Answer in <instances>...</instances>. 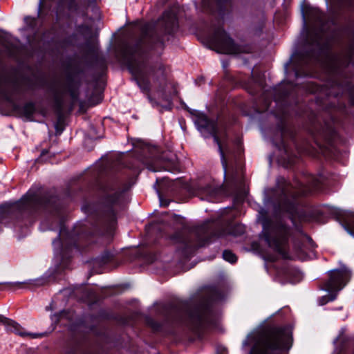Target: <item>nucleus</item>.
Listing matches in <instances>:
<instances>
[{"instance_id": "1", "label": "nucleus", "mask_w": 354, "mask_h": 354, "mask_svg": "<svg viewBox=\"0 0 354 354\" xmlns=\"http://www.w3.org/2000/svg\"><path fill=\"white\" fill-rule=\"evenodd\" d=\"M162 43L154 35L153 26L147 24L142 27L140 37L134 42V80L139 88L148 95L151 100V95H157L159 98L167 100L169 94L167 91L168 84L164 74L160 72L153 80L151 84L149 81L148 69L144 64L142 59H138L157 46L162 47Z\"/></svg>"}, {"instance_id": "2", "label": "nucleus", "mask_w": 354, "mask_h": 354, "mask_svg": "<svg viewBox=\"0 0 354 354\" xmlns=\"http://www.w3.org/2000/svg\"><path fill=\"white\" fill-rule=\"evenodd\" d=\"M289 334L283 329H272L262 335L252 349V354H274L287 346Z\"/></svg>"}, {"instance_id": "3", "label": "nucleus", "mask_w": 354, "mask_h": 354, "mask_svg": "<svg viewBox=\"0 0 354 354\" xmlns=\"http://www.w3.org/2000/svg\"><path fill=\"white\" fill-rule=\"evenodd\" d=\"M263 225L265 230V240L268 246L281 255L283 258H288V229L285 225H281L274 226L267 232L264 222Z\"/></svg>"}, {"instance_id": "4", "label": "nucleus", "mask_w": 354, "mask_h": 354, "mask_svg": "<svg viewBox=\"0 0 354 354\" xmlns=\"http://www.w3.org/2000/svg\"><path fill=\"white\" fill-rule=\"evenodd\" d=\"M351 272L346 266L330 272V279L325 283V289L330 292L326 296L320 298L319 305H324L329 301H333L337 296V292L342 289L351 279Z\"/></svg>"}, {"instance_id": "5", "label": "nucleus", "mask_w": 354, "mask_h": 354, "mask_svg": "<svg viewBox=\"0 0 354 354\" xmlns=\"http://www.w3.org/2000/svg\"><path fill=\"white\" fill-rule=\"evenodd\" d=\"M212 42L218 53L235 54L239 52L237 46L221 28L215 30Z\"/></svg>"}, {"instance_id": "6", "label": "nucleus", "mask_w": 354, "mask_h": 354, "mask_svg": "<svg viewBox=\"0 0 354 354\" xmlns=\"http://www.w3.org/2000/svg\"><path fill=\"white\" fill-rule=\"evenodd\" d=\"M158 28L166 33H171L177 27L176 16L173 11L165 12L158 21Z\"/></svg>"}, {"instance_id": "7", "label": "nucleus", "mask_w": 354, "mask_h": 354, "mask_svg": "<svg viewBox=\"0 0 354 354\" xmlns=\"http://www.w3.org/2000/svg\"><path fill=\"white\" fill-rule=\"evenodd\" d=\"M7 328L22 337L30 339L39 338L43 336L41 333H32L26 332L17 322L6 317L4 324Z\"/></svg>"}, {"instance_id": "8", "label": "nucleus", "mask_w": 354, "mask_h": 354, "mask_svg": "<svg viewBox=\"0 0 354 354\" xmlns=\"http://www.w3.org/2000/svg\"><path fill=\"white\" fill-rule=\"evenodd\" d=\"M200 121L201 122V127H203L205 129H207L210 133L213 136L214 141L217 143L218 145V148L221 154V156L223 159V164L225 167L226 168V163L224 160V155L222 149V145L221 140L219 139V136L218 135L217 132V127L216 124L214 122L209 121L206 117L203 116L200 118Z\"/></svg>"}, {"instance_id": "9", "label": "nucleus", "mask_w": 354, "mask_h": 354, "mask_svg": "<svg viewBox=\"0 0 354 354\" xmlns=\"http://www.w3.org/2000/svg\"><path fill=\"white\" fill-rule=\"evenodd\" d=\"M342 225L351 235H354V213H346L342 219Z\"/></svg>"}, {"instance_id": "10", "label": "nucleus", "mask_w": 354, "mask_h": 354, "mask_svg": "<svg viewBox=\"0 0 354 354\" xmlns=\"http://www.w3.org/2000/svg\"><path fill=\"white\" fill-rule=\"evenodd\" d=\"M228 0H202V6L204 8L214 10L216 8H220Z\"/></svg>"}, {"instance_id": "11", "label": "nucleus", "mask_w": 354, "mask_h": 354, "mask_svg": "<svg viewBox=\"0 0 354 354\" xmlns=\"http://www.w3.org/2000/svg\"><path fill=\"white\" fill-rule=\"evenodd\" d=\"M205 319V315L201 312H197L190 316V322L196 328H199L203 324Z\"/></svg>"}, {"instance_id": "12", "label": "nucleus", "mask_w": 354, "mask_h": 354, "mask_svg": "<svg viewBox=\"0 0 354 354\" xmlns=\"http://www.w3.org/2000/svg\"><path fill=\"white\" fill-rule=\"evenodd\" d=\"M216 192L217 189L210 185L201 187V192L205 194L207 196L213 197L215 196Z\"/></svg>"}, {"instance_id": "13", "label": "nucleus", "mask_w": 354, "mask_h": 354, "mask_svg": "<svg viewBox=\"0 0 354 354\" xmlns=\"http://www.w3.org/2000/svg\"><path fill=\"white\" fill-rule=\"evenodd\" d=\"M223 257L225 260L230 263H234L236 261V257L235 254L229 250H225L223 252Z\"/></svg>"}, {"instance_id": "14", "label": "nucleus", "mask_w": 354, "mask_h": 354, "mask_svg": "<svg viewBox=\"0 0 354 354\" xmlns=\"http://www.w3.org/2000/svg\"><path fill=\"white\" fill-rule=\"evenodd\" d=\"M236 228L238 229V231H239L238 234H241L244 233V232H245L244 227L243 225H236Z\"/></svg>"}, {"instance_id": "15", "label": "nucleus", "mask_w": 354, "mask_h": 354, "mask_svg": "<svg viewBox=\"0 0 354 354\" xmlns=\"http://www.w3.org/2000/svg\"><path fill=\"white\" fill-rule=\"evenodd\" d=\"M295 248L298 251H300V252H303L304 251V249L302 247H300L299 245H298L297 243H295Z\"/></svg>"}, {"instance_id": "16", "label": "nucleus", "mask_w": 354, "mask_h": 354, "mask_svg": "<svg viewBox=\"0 0 354 354\" xmlns=\"http://www.w3.org/2000/svg\"><path fill=\"white\" fill-rule=\"evenodd\" d=\"M6 317L3 316L2 315H0V323L4 324L5 320Z\"/></svg>"}, {"instance_id": "17", "label": "nucleus", "mask_w": 354, "mask_h": 354, "mask_svg": "<svg viewBox=\"0 0 354 354\" xmlns=\"http://www.w3.org/2000/svg\"><path fill=\"white\" fill-rule=\"evenodd\" d=\"M160 204H161V205H162V206H167V205H168V203H167V202H165H165H163V201H160Z\"/></svg>"}, {"instance_id": "18", "label": "nucleus", "mask_w": 354, "mask_h": 354, "mask_svg": "<svg viewBox=\"0 0 354 354\" xmlns=\"http://www.w3.org/2000/svg\"><path fill=\"white\" fill-rule=\"evenodd\" d=\"M53 243V245H55L57 243L59 244V239H57V240H55Z\"/></svg>"}, {"instance_id": "19", "label": "nucleus", "mask_w": 354, "mask_h": 354, "mask_svg": "<svg viewBox=\"0 0 354 354\" xmlns=\"http://www.w3.org/2000/svg\"><path fill=\"white\" fill-rule=\"evenodd\" d=\"M315 12L316 14L318 15L317 19L318 20H322L321 15L318 13V12L317 10H315Z\"/></svg>"}, {"instance_id": "20", "label": "nucleus", "mask_w": 354, "mask_h": 354, "mask_svg": "<svg viewBox=\"0 0 354 354\" xmlns=\"http://www.w3.org/2000/svg\"><path fill=\"white\" fill-rule=\"evenodd\" d=\"M33 20L32 18L30 17H26L25 18V21L28 23L29 21H32Z\"/></svg>"}, {"instance_id": "21", "label": "nucleus", "mask_w": 354, "mask_h": 354, "mask_svg": "<svg viewBox=\"0 0 354 354\" xmlns=\"http://www.w3.org/2000/svg\"><path fill=\"white\" fill-rule=\"evenodd\" d=\"M306 240L308 241L309 243L312 241V240L308 237L306 238Z\"/></svg>"}, {"instance_id": "22", "label": "nucleus", "mask_w": 354, "mask_h": 354, "mask_svg": "<svg viewBox=\"0 0 354 354\" xmlns=\"http://www.w3.org/2000/svg\"><path fill=\"white\" fill-rule=\"evenodd\" d=\"M168 319H169V320L171 319V322H176V320H174V319L173 320V318L168 317Z\"/></svg>"}, {"instance_id": "23", "label": "nucleus", "mask_w": 354, "mask_h": 354, "mask_svg": "<svg viewBox=\"0 0 354 354\" xmlns=\"http://www.w3.org/2000/svg\"><path fill=\"white\" fill-rule=\"evenodd\" d=\"M28 282H19L18 284L27 283Z\"/></svg>"}, {"instance_id": "24", "label": "nucleus", "mask_w": 354, "mask_h": 354, "mask_svg": "<svg viewBox=\"0 0 354 354\" xmlns=\"http://www.w3.org/2000/svg\"><path fill=\"white\" fill-rule=\"evenodd\" d=\"M314 187H317V185L316 183L314 184Z\"/></svg>"}, {"instance_id": "25", "label": "nucleus", "mask_w": 354, "mask_h": 354, "mask_svg": "<svg viewBox=\"0 0 354 354\" xmlns=\"http://www.w3.org/2000/svg\"><path fill=\"white\" fill-rule=\"evenodd\" d=\"M306 194V192H304L301 193V194H303V195H304V194Z\"/></svg>"}]
</instances>
